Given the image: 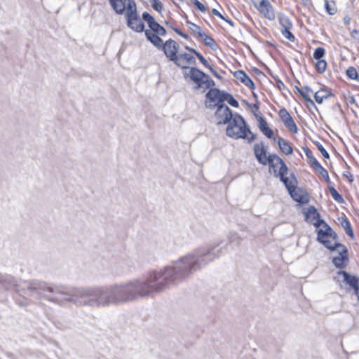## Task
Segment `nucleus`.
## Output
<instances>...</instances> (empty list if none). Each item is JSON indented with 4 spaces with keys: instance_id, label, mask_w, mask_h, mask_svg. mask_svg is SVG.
<instances>
[{
    "instance_id": "nucleus-1",
    "label": "nucleus",
    "mask_w": 359,
    "mask_h": 359,
    "mask_svg": "<svg viewBox=\"0 0 359 359\" xmlns=\"http://www.w3.org/2000/svg\"><path fill=\"white\" fill-rule=\"evenodd\" d=\"M219 243L201 246L173 262L171 265L149 273L145 280L135 279L104 287H58L50 288L49 299L57 304L72 302L77 306L104 308L151 296L188 278L195 271L217 258Z\"/></svg>"
},
{
    "instance_id": "nucleus-2",
    "label": "nucleus",
    "mask_w": 359,
    "mask_h": 359,
    "mask_svg": "<svg viewBox=\"0 0 359 359\" xmlns=\"http://www.w3.org/2000/svg\"><path fill=\"white\" fill-rule=\"evenodd\" d=\"M0 283L6 289L12 290L19 292L20 289H25L27 287L32 292H36L48 300L53 302L55 301L49 299V297L54 296V292L50 291V288H56L58 287H64L63 285L50 287L48 286L45 282H41L38 280H33L32 282H20L18 283L15 278L9 275H1L0 276Z\"/></svg>"
},
{
    "instance_id": "nucleus-3",
    "label": "nucleus",
    "mask_w": 359,
    "mask_h": 359,
    "mask_svg": "<svg viewBox=\"0 0 359 359\" xmlns=\"http://www.w3.org/2000/svg\"><path fill=\"white\" fill-rule=\"evenodd\" d=\"M226 134L235 140L245 139L249 143L253 142L256 138L255 135L247 126L243 118L238 114H234L232 119L228 123Z\"/></svg>"
},
{
    "instance_id": "nucleus-4",
    "label": "nucleus",
    "mask_w": 359,
    "mask_h": 359,
    "mask_svg": "<svg viewBox=\"0 0 359 359\" xmlns=\"http://www.w3.org/2000/svg\"><path fill=\"white\" fill-rule=\"evenodd\" d=\"M121 11H115L117 14H123L126 11L128 26L133 30L142 32L144 25L137 16L136 4L134 0H123L121 3Z\"/></svg>"
},
{
    "instance_id": "nucleus-5",
    "label": "nucleus",
    "mask_w": 359,
    "mask_h": 359,
    "mask_svg": "<svg viewBox=\"0 0 359 359\" xmlns=\"http://www.w3.org/2000/svg\"><path fill=\"white\" fill-rule=\"evenodd\" d=\"M317 240L330 250H335L337 245H341L337 242L336 233L327 224L318 230Z\"/></svg>"
},
{
    "instance_id": "nucleus-6",
    "label": "nucleus",
    "mask_w": 359,
    "mask_h": 359,
    "mask_svg": "<svg viewBox=\"0 0 359 359\" xmlns=\"http://www.w3.org/2000/svg\"><path fill=\"white\" fill-rule=\"evenodd\" d=\"M190 79L196 84L195 88H203L204 90L215 86V81L202 71L191 67L189 74Z\"/></svg>"
},
{
    "instance_id": "nucleus-7",
    "label": "nucleus",
    "mask_w": 359,
    "mask_h": 359,
    "mask_svg": "<svg viewBox=\"0 0 359 359\" xmlns=\"http://www.w3.org/2000/svg\"><path fill=\"white\" fill-rule=\"evenodd\" d=\"M224 92L217 88H211L205 95V106L206 108L213 109L223 104Z\"/></svg>"
},
{
    "instance_id": "nucleus-8",
    "label": "nucleus",
    "mask_w": 359,
    "mask_h": 359,
    "mask_svg": "<svg viewBox=\"0 0 359 359\" xmlns=\"http://www.w3.org/2000/svg\"><path fill=\"white\" fill-rule=\"evenodd\" d=\"M233 117V115L232 114L231 110L228 106L225 104H219L217 107L215 118L218 125L228 123Z\"/></svg>"
},
{
    "instance_id": "nucleus-9",
    "label": "nucleus",
    "mask_w": 359,
    "mask_h": 359,
    "mask_svg": "<svg viewBox=\"0 0 359 359\" xmlns=\"http://www.w3.org/2000/svg\"><path fill=\"white\" fill-rule=\"evenodd\" d=\"M254 5L265 18L270 20L275 19L276 15L274 11L268 0H255Z\"/></svg>"
},
{
    "instance_id": "nucleus-10",
    "label": "nucleus",
    "mask_w": 359,
    "mask_h": 359,
    "mask_svg": "<svg viewBox=\"0 0 359 359\" xmlns=\"http://www.w3.org/2000/svg\"><path fill=\"white\" fill-rule=\"evenodd\" d=\"M196 62V59L190 53H180L177 55L173 62L182 69H187L189 65H195Z\"/></svg>"
},
{
    "instance_id": "nucleus-11",
    "label": "nucleus",
    "mask_w": 359,
    "mask_h": 359,
    "mask_svg": "<svg viewBox=\"0 0 359 359\" xmlns=\"http://www.w3.org/2000/svg\"><path fill=\"white\" fill-rule=\"evenodd\" d=\"M161 48L163 49L167 58L169 59V60L174 62L178 53L177 43L174 40L169 39L163 43Z\"/></svg>"
},
{
    "instance_id": "nucleus-12",
    "label": "nucleus",
    "mask_w": 359,
    "mask_h": 359,
    "mask_svg": "<svg viewBox=\"0 0 359 359\" xmlns=\"http://www.w3.org/2000/svg\"><path fill=\"white\" fill-rule=\"evenodd\" d=\"M280 119L283 123L284 126L287 128L289 131H290L292 133H297L298 128L294 123V120L292 119L290 114L288 113L287 109H281L279 111L278 113Z\"/></svg>"
},
{
    "instance_id": "nucleus-13",
    "label": "nucleus",
    "mask_w": 359,
    "mask_h": 359,
    "mask_svg": "<svg viewBox=\"0 0 359 359\" xmlns=\"http://www.w3.org/2000/svg\"><path fill=\"white\" fill-rule=\"evenodd\" d=\"M305 219L316 227L323 226L324 224H326L323 219H320L319 213L313 206L309 207L305 212Z\"/></svg>"
},
{
    "instance_id": "nucleus-14",
    "label": "nucleus",
    "mask_w": 359,
    "mask_h": 359,
    "mask_svg": "<svg viewBox=\"0 0 359 359\" xmlns=\"http://www.w3.org/2000/svg\"><path fill=\"white\" fill-rule=\"evenodd\" d=\"M254 154L258 162L266 165L269 163V156L266 155V149L263 142L254 144Z\"/></svg>"
},
{
    "instance_id": "nucleus-15",
    "label": "nucleus",
    "mask_w": 359,
    "mask_h": 359,
    "mask_svg": "<svg viewBox=\"0 0 359 359\" xmlns=\"http://www.w3.org/2000/svg\"><path fill=\"white\" fill-rule=\"evenodd\" d=\"M339 252V256L334 257L332 263L337 268L342 269L344 267V262L348 260L347 248L342 244L337 245L336 249Z\"/></svg>"
},
{
    "instance_id": "nucleus-16",
    "label": "nucleus",
    "mask_w": 359,
    "mask_h": 359,
    "mask_svg": "<svg viewBox=\"0 0 359 359\" xmlns=\"http://www.w3.org/2000/svg\"><path fill=\"white\" fill-rule=\"evenodd\" d=\"M338 275L342 276L343 281L351 287L354 290L355 294H358L359 291V278L351 275L344 271H339Z\"/></svg>"
},
{
    "instance_id": "nucleus-17",
    "label": "nucleus",
    "mask_w": 359,
    "mask_h": 359,
    "mask_svg": "<svg viewBox=\"0 0 359 359\" xmlns=\"http://www.w3.org/2000/svg\"><path fill=\"white\" fill-rule=\"evenodd\" d=\"M233 76L237 80L240 81L241 83L245 84L247 87H249L251 89L255 88V84H254L253 81L251 80V79L247 75V74L245 72H243L242 70L236 71L233 73Z\"/></svg>"
},
{
    "instance_id": "nucleus-18",
    "label": "nucleus",
    "mask_w": 359,
    "mask_h": 359,
    "mask_svg": "<svg viewBox=\"0 0 359 359\" xmlns=\"http://www.w3.org/2000/svg\"><path fill=\"white\" fill-rule=\"evenodd\" d=\"M257 120L259 122L258 127H259V130L262 131V133L264 135H266L268 138L275 140V137H273V132L269 127L268 123L266 121V120L264 119L262 116H258Z\"/></svg>"
},
{
    "instance_id": "nucleus-19",
    "label": "nucleus",
    "mask_w": 359,
    "mask_h": 359,
    "mask_svg": "<svg viewBox=\"0 0 359 359\" xmlns=\"http://www.w3.org/2000/svg\"><path fill=\"white\" fill-rule=\"evenodd\" d=\"M275 159H276V161L278 163H280V167L278 168V175L280 177L281 181L285 184L286 187L290 186L289 184H287V178L285 177V175L287 173V167L286 164L284 163V161L280 158H276L273 156Z\"/></svg>"
},
{
    "instance_id": "nucleus-20",
    "label": "nucleus",
    "mask_w": 359,
    "mask_h": 359,
    "mask_svg": "<svg viewBox=\"0 0 359 359\" xmlns=\"http://www.w3.org/2000/svg\"><path fill=\"white\" fill-rule=\"evenodd\" d=\"M145 35L147 39L156 47L161 48L163 46V40L159 37L160 35H158L149 29L145 30Z\"/></svg>"
},
{
    "instance_id": "nucleus-21",
    "label": "nucleus",
    "mask_w": 359,
    "mask_h": 359,
    "mask_svg": "<svg viewBox=\"0 0 359 359\" xmlns=\"http://www.w3.org/2000/svg\"><path fill=\"white\" fill-rule=\"evenodd\" d=\"M332 95V93L327 89L321 88L314 93V98L317 103L322 104L324 100Z\"/></svg>"
},
{
    "instance_id": "nucleus-22",
    "label": "nucleus",
    "mask_w": 359,
    "mask_h": 359,
    "mask_svg": "<svg viewBox=\"0 0 359 359\" xmlns=\"http://www.w3.org/2000/svg\"><path fill=\"white\" fill-rule=\"evenodd\" d=\"M278 144L280 151L285 155H290L292 154L293 149L290 143L283 139V137H278Z\"/></svg>"
},
{
    "instance_id": "nucleus-23",
    "label": "nucleus",
    "mask_w": 359,
    "mask_h": 359,
    "mask_svg": "<svg viewBox=\"0 0 359 359\" xmlns=\"http://www.w3.org/2000/svg\"><path fill=\"white\" fill-rule=\"evenodd\" d=\"M278 20H279V23L280 24L281 27H282V29H292V22H290V19L283 15V14H279L278 15Z\"/></svg>"
},
{
    "instance_id": "nucleus-24",
    "label": "nucleus",
    "mask_w": 359,
    "mask_h": 359,
    "mask_svg": "<svg viewBox=\"0 0 359 359\" xmlns=\"http://www.w3.org/2000/svg\"><path fill=\"white\" fill-rule=\"evenodd\" d=\"M150 31L160 35L164 36L165 34V29L161 25H160L156 20L149 26Z\"/></svg>"
},
{
    "instance_id": "nucleus-25",
    "label": "nucleus",
    "mask_w": 359,
    "mask_h": 359,
    "mask_svg": "<svg viewBox=\"0 0 359 359\" xmlns=\"http://www.w3.org/2000/svg\"><path fill=\"white\" fill-rule=\"evenodd\" d=\"M312 93H313L312 89L309 86H306L302 88V92H301V95L307 102H309L311 104H314V102L311 98L310 95Z\"/></svg>"
},
{
    "instance_id": "nucleus-26",
    "label": "nucleus",
    "mask_w": 359,
    "mask_h": 359,
    "mask_svg": "<svg viewBox=\"0 0 359 359\" xmlns=\"http://www.w3.org/2000/svg\"><path fill=\"white\" fill-rule=\"evenodd\" d=\"M286 187L287 188L292 198L294 201H296L299 203H304L302 196L297 193L294 186H291L290 184V186Z\"/></svg>"
},
{
    "instance_id": "nucleus-27",
    "label": "nucleus",
    "mask_w": 359,
    "mask_h": 359,
    "mask_svg": "<svg viewBox=\"0 0 359 359\" xmlns=\"http://www.w3.org/2000/svg\"><path fill=\"white\" fill-rule=\"evenodd\" d=\"M273 156L276 158H280L276 154H269V163L267 165H269L270 170L272 169L273 170V172L276 173L277 172L278 167V166L280 167V163H278L276 161V159H275L273 158Z\"/></svg>"
},
{
    "instance_id": "nucleus-28",
    "label": "nucleus",
    "mask_w": 359,
    "mask_h": 359,
    "mask_svg": "<svg viewBox=\"0 0 359 359\" xmlns=\"http://www.w3.org/2000/svg\"><path fill=\"white\" fill-rule=\"evenodd\" d=\"M224 101H226L232 107H238V101L236 99H234V97L231 95H230L227 93H225V92L224 93L223 102Z\"/></svg>"
},
{
    "instance_id": "nucleus-29",
    "label": "nucleus",
    "mask_w": 359,
    "mask_h": 359,
    "mask_svg": "<svg viewBox=\"0 0 359 359\" xmlns=\"http://www.w3.org/2000/svg\"><path fill=\"white\" fill-rule=\"evenodd\" d=\"M187 24L189 25V27L191 29V32L198 38L203 34V32L201 27L194 23L187 22Z\"/></svg>"
},
{
    "instance_id": "nucleus-30",
    "label": "nucleus",
    "mask_w": 359,
    "mask_h": 359,
    "mask_svg": "<svg viewBox=\"0 0 359 359\" xmlns=\"http://www.w3.org/2000/svg\"><path fill=\"white\" fill-rule=\"evenodd\" d=\"M341 225L344 227L346 234L351 236V238H353V232L349 221L346 219H343Z\"/></svg>"
},
{
    "instance_id": "nucleus-31",
    "label": "nucleus",
    "mask_w": 359,
    "mask_h": 359,
    "mask_svg": "<svg viewBox=\"0 0 359 359\" xmlns=\"http://www.w3.org/2000/svg\"><path fill=\"white\" fill-rule=\"evenodd\" d=\"M187 49L190 50L191 52L194 53L196 57L198 58V60L201 61V62L206 67L209 69L210 65L208 64V61L205 60V58L198 52L195 50L194 49L189 48L188 47H186Z\"/></svg>"
},
{
    "instance_id": "nucleus-32",
    "label": "nucleus",
    "mask_w": 359,
    "mask_h": 359,
    "mask_svg": "<svg viewBox=\"0 0 359 359\" xmlns=\"http://www.w3.org/2000/svg\"><path fill=\"white\" fill-rule=\"evenodd\" d=\"M206 46L212 47V46L215 44V41L212 38L208 36L205 33L203 32V34L199 37Z\"/></svg>"
},
{
    "instance_id": "nucleus-33",
    "label": "nucleus",
    "mask_w": 359,
    "mask_h": 359,
    "mask_svg": "<svg viewBox=\"0 0 359 359\" xmlns=\"http://www.w3.org/2000/svg\"><path fill=\"white\" fill-rule=\"evenodd\" d=\"M330 192L334 200H335L338 203L344 202L342 196L338 193V191L334 187H330Z\"/></svg>"
},
{
    "instance_id": "nucleus-34",
    "label": "nucleus",
    "mask_w": 359,
    "mask_h": 359,
    "mask_svg": "<svg viewBox=\"0 0 359 359\" xmlns=\"http://www.w3.org/2000/svg\"><path fill=\"white\" fill-rule=\"evenodd\" d=\"M325 49L322 47H318L315 50L313 56L314 59L320 60H322V57L325 55Z\"/></svg>"
},
{
    "instance_id": "nucleus-35",
    "label": "nucleus",
    "mask_w": 359,
    "mask_h": 359,
    "mask_svg": "<svg viewBox=\"0 0 359 359\" xmlns=\"http://www.w3.org/2000/svg\"><path fill=\"white\" fill-rule=\"evenodd\" d=\"M326 67H327V62L325 60H318V62L316 65V68L318 72H320V73L324 72L326 69Z\"/></svg>"
},
{
    "instance_id": "nucleus-36",
    "label": "nucleus",
    "mask_w": 359,
    "mask_h": 359,
    "mask_svg": "<svg viewBox=\"0 0 359 359\" xmlns=\"http://www.w3.org/2000/svg\"><path fill=\"white\" fill-rule=\"evenodd\" d=\"M316 171L318 172L326 180L327 182H330L328 172L322 165Z\"/></svg>"
},
{
    "instance_id": "nucleus-37",
    "label": "nucleus",
    "mask_w": 359,
    "mask_h": 359,
    "mask_svg": "<svg viewBox=\"0 0 359 359\" xmlns=\"http://www.w3.org/2000/svg\"><path fill=\"white\" fill-rule=\"evenodd\" d=\"M346 75L351 79H355L358 77V72L354 67H348L346 70Z\"/></svg>"
},
{
    "instance_id": "nucleus-38",
    "label": "nucleus",
    "mask_w": 359,
    "mask_h": 359,
    "mask_svg": "<svg viewBox=\"0 0 359 359\" xmlns=\"http://www.w3.org/2000/svg\"><path fill=\"white\" fill-rule=\"evenodd\" d=\"M123 0H109V4H110L111 6L112 7V8L114 11H119V12H121V9H122L121 8V4H120V3Z\"/></svg>"
},
{
    "instance_id": "nucleus-39",
    "label": "nucleus",
    "mask_w": 359,
    "mask_h": 359,
    "mask_svg": "<svg viewBox=\"0 0 359 359\" xmlns=\"http://www.w3.org/2000/svg\"><path fill=\"white\" fill-rule=\"evenodd\" d=\"M191 2L202 13H205L207 11V8L198 0H191Z\"/></svg>"
},
{
    "instance_id": "nucleus-40",
    "label": "nucleus",
    "mask_w": 359,
    "mask_h": 359,
    "mask_svg": "<svg viewBox=\"0 0 359 359\" xmlns=\"http://www.w3.org/2000/svg\"><path fill=\"white\" fill-rule=\"evenodd\" d=\"M142 18L147 22L149 27L155 21L154 18L147 12L142 14Z\"/></svg>"
},
{
    "instance_id": "nucleus-41",
    "label": "nucleus",
    "mask_w": 359,
    "mask_h": 359,
    "mask_svg": "<svg viewBox=\"0 0 359 359\" xmlns=\"http://www.w3.org/2000/svg\"><path fill=\"white\" fill-rule=\"evenodd\" d=\"M281 32L283 35L290 40V41H294L295 39V37L294 35L291 33L290 29H281Z\"/></svg>"
},
{
    "instance_id": "nucleus-42",
    "label": "nucleus",
    "mask_w": 359,
    "mask_h": 359,
    "mask_svg": "<svg viewBox=\"0 0 359 359\" xmlns=\"http://www.w3.org/2000/svg\"><path fill=\"white\" fill-rule=\"evenodd\" d=\"M316 145L318 148V149L320 151L321 154L325 158H329L330 156L328 152L325 150V149L323 147V146L320 142H316Z\"/></svg>"
},
{
    "instance_id": "nucleus-43",
    "label": "nucleus",
    "mask_w": 359,
    "mask_h": 359,
    "mask_svg": "<svg viewBox=\"0 0 359 359\" xmlns=\"http://www.w3.org/2000/svg\"><path fill=\"white\" fill-rule=\"evenodd\" d=\"M152 7L158 12H161L163 5L158 0H151Z\"/></svg>"
},
{
    "instance_id": "nucleus-44",
    "label": "nucleus",
    "mask_w": 359,
    "mask_h": 359,
    "mask_svg": "<svg viewBox=\"0 0 359 359\" xmlns=\"http://www.w3.org/2000/svg\"><path fill=\"white\" fill-rule=\"evenodd\" d=\"M325 8L330 15H334L337 12V8L335 7L334 4H333V5L331 6L327 1L325 3Z\"/></svg>"
},
{
    "instance_id": "nucleus-45",
    "label": "nucleus",
    "mask_w": 359,
    "mask_h": 359,
    "mask_svg": "<svg viewBox=\"0 0 359 359\" xmlns=\"http://www.w3.org/2000/svg\"><path fill=\"white\" fill-rule=\"evenodd\" d=\"M229 242L231 243L236 242L238 245H239L241 243V238L236 233H231L229 237Z\"/></svg>"
},
{
    "instance_id": "nucleus-46",
    "label": "nucleus",
    "mask_w": 359,
    "mask_h": 359,
    "mask_svg": "<svg viewBox=\"0 0 359 359\" xmlns=\"http://www.w3.org/2000/svg\"><path fill=\"white\" fill-rule=\"evenodd\" d=\"M212 13L215 15H217L218 16L219 18H221L222 20L226 21V22H228L230 25L233 26V22L230 20H227L226 19L224 15H222L217 9L215 8H213L212 10Z\"/></svg>"
},
{
    "instance_id": "nucleus-47",
    "label": "nucleus",
    "mask_w": 359,
    "mask_h": 359,
    "mask_svg": "<svg viewBox=\"0 0 359 359\" xmlns=\"http://www.w3.org/2000/svg\"><path fill=\"white\" fill-rule=\"evenodd\" d=\"M310 163L311 165V167L316 170L318 168H319L321 165L319 163V162L317 161V159L314 157L312 159H310Z\"/></svg>"
},
{
    "instance_id": "nucleus-48",
    "label": "nucleus",
    "mask_w": 359,
    "mask_h": 359,
    "mask_svg": "<svg viewBox=\"0 0 359 359\" xmlns=\"http://www.w3.org/2000/svg\"><path fill=\"white\" fill-rule=\"evenodd\" d=\"M351 38L355 40L359 41V30L354 29L350 32Z\"/></svg>"
},
{
    "instance_id": "nucleus-49",
    "label": "nucleus",
    "mask_w": 359,
    "mask_h": 359,
    "mask_svg": "<svg viewBox=\"0 0 359 359\" xmlns=\"http://www.w3.org/2000/svg\"><path fill=\"white\" fill-rule=\"evenodd\" d=\"M304 153L306 156V157L310 160V159H312L313 158H314L313 155V153L311 151V149H309V148H305L304 149Z\"/></svg>"
},
{
    "instance_id": "nucleus-50",
    "label": "nucleus",
    "mask_w": 359,
    "mask_h": 359,
    "mask_svg": "<svg viewBox=\"0 0 359 359\" xmlns=\"http://www.w3.org/2000/svg\"><path fill=\"white\" fill-rule=\"evenodd\" d=\"M172 29L178 34H180V36H182V37H184V39H187L188 38V36L187 34H184L182 32H181L180 29H178L176 27H172Z\"/></svg>"
},
{
    "instance_id": "nucleus-51",
    "label": "nucleus",
    "mask_w": 359,
    "mask_h": 359,
    "mask_svg": "<svg viewBox=\"0 0 359 359\" xmlns=\"http://www.w3.org/2000/svg\"><path fill=\"white\" fill-rule=\"evenodd\" d=\"M172 29L178 34H180V36H182V37H184V39H187L188 38V36L187 34H184L182 32H181L180 29H178L176 27H172Z\"/></svg>"
},
{
    "instance_id": "nucleus-52",
    "label": "nucleus",
    "mask_w": 359,
    "mask_h": 359,
    "mask_svg": "<svg viewBox=\"0 0 359 359\" xmlns=\"http://www.w3.org/2000/svg\"><path fill=\"white\" fill-rule=\"evenodd\" d=\"M345 25L348 26L351 22V18L348 15H346L343 19Z\"/></svg>"
},
{
    "instance_id": "nucleus-53",
    "label": "nucleus",
    "mask_w": 359,
    "mask_h": 359,
    "mask_svg": "<svg viewBox=\"0 0 359 359\" xmlns=\"http://www.w3.org/2000/svg\"><path fill=\"white\" fill-rule=\"evenodd\" d=\"M209 69L211 71V72L215 76L219 77L217 72L211 66L209 67Z\"/></svg>"
},
{
    "instance_id": "nucleus-54",
    "label": "nucleus",
    "mask_w": 359,
    "mask_h": 359,
    "mask_svg": "<svg viewBox=\"0 0 359 359\" xmlns=\"http://www.w3.org/2000/svg\"><path fill=\"white\" fill-rule=\"evenodd\" d=\"M295 88L298 91V93L301 95V92H302V88H299L298 87H296Z\"/></svg>"
},
{
    "instance_id": "nucleus-55",
    "label": "nucleus",
    "mask_w": 359,
    "mask_h": 359,
    "mask_svg": "<svg viewBox=\"0 0 359 359\" xmlns=\"http://www.w3.org/2000/svg\"><path fill=\"white\" fill-rule=\"evenodd\" d=\"M281 86H284L283 83L282 81L278 82V87L280 88Z\"/></svg>"
},
{
    "instance_id": "nucleus-56",
    "label": "nucleus",
    "mask_w": 359,
    "mask_h": 359,
    "mask_svg": "<svg viewBox=\"0 0 359 359\" xmlns=\"http://www.w3.org/2000/svg\"><path fill=\"white\" fill-rule=\"evenodd\" d=\"M287 184H290L291 186H294L291 181H289L287 179Z\"/></svg>"
}]
</instances>
